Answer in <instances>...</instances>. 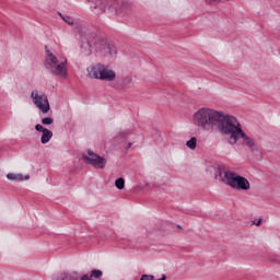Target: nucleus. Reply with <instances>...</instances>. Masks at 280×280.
<instances>
[{
	"label": "nucleus",
	"mask_w": 280,
	"mask_h": 280,
	"mask_svg": "<svg viewBox=\"0 0 280 280\" xmlns=\"http://www.w3.org/2000/svg\"><path fill=\"white\" fill-rule=\"evenodd\" d=\"M192 121L197 128L205 132H220L223 137H230L231 145H235L242 139L243 145L249 148L252 152H259L255 139L244 132L242 125L236 122L235 117L224 112L202 107L194 114Z\"/></svg>",
	"instance_id": "f257e3e1"
},
{
	"label": "nucleus",
	"mask_w": 280,
	"mask_h": 280,
	"mask_svg": "<svg viewBox=\"0 0 280 280\" xmlns=\"http://www.w3.org/2000/svg\"><path fill=\"white\" fill-rule=\"evenodd\" d=\"M80 43L81 54L85 56H91L93 51L106 58H115V56H117V47L113 44H108V39L98 35L95 30L86 28L81 31Z\"/></svg>",
	"instance_id": "f03ea898"
},
{
	"label": "nucleus",
	"mask_w": 280,
	"mask_h": 280,
	"mask_svg": "<svg viewBox=\"0 0 280 280\" xmlns=\"http://www.w3.org/2000/svg\"><path fill=\"white\" fill-rule=\"evenodd\" d=\"M219 176L224 174L223 178L221 179L228 187L232 189H236L237 191H248L250 189V182L246 179V177L238 175L237 173H233L230 171H224V166H218Z\"/></svg>",
	"instance_id": "7ed1b4c3"
},
{
	"label": "nucleus",
	"mask_w": 280,
	"mask_h": 280,
	"mask_svg": "<svg viewBox=\"0 0 280 280\" xmlns=\"http://www.w3.org/2000/svg\"><path fill=\"white\" fill-rule=\"evenodd\" d=\"M46 59L44 61L45 69L52 75H59L60 78H67V61L58 62V58L52 51L45 46Z\"/></svg>",
	"instance_id": "20e7f679"
},
{
	"label": "nucleus",
	"mask_w": 280,
	"mask_h": 280,
	"mask_svg": "<svg viewBox=\"0 0 280 280\" xmlns=\"http://www.w3.org/2000/svg\"><path fill=\"white\" fill-rule=\"evenodd\" d=\"M93 5H91L92 10H100L96 14H104V12H107L110 14V16H117L119 12H121V1L119 0H92Z\"/></svg>",
	"instance_id": "39448f33"
},
{
	"label": "nucleus",
	"mask_w": 280,
	"mask_h": 280,
	"mask_svg": "<svg viewBox=\"0 0 280 280\" xmlns=\"http://www.w3.org/2000/svg\"><path fill=\"white\" fill-rule=\"evenodd\" d=\"M89 77L94 78V80H102L103 82H115L117 73L108 66L96 63L91 66L89 70Z\"/></svg>",
	"instance_id": "423d86ee"
},
{
	"label": "nucleus",
	"mask_w": 280,
	"mask_h": 280,
	"mask_svg": "<svg viewBox=\"0 0 280 280\" xmlns=\"http://www.w3.org/2000/svg\"><path fill=\"white\" fill-rule=\"evenodd\" d=\"M31 98L33 104L44 114L47 115L49 110H51V106L49 105V98L45 93H38L36 90L32 91Z\"/></svg>",
	"instance_id": "0eeeda50"
},
{
	"label": "nucleus",
	"mask_w": 280,
	"mask_h": 280,
	"mask_svg": "<svg viewBox=\"0 0 280 280\" xmlns=\"http://www.w3.org/2000/svg\"><path fill=\"white\" fill-rule=\"evenodd\" d=\"M84 163L92 165V167H97L98 170H104L106 167V159L95 154L93 151L88 150V154L82 156Z\"/></svg>",
	"instance_id": "6e6552de"
},
{
	"label": "nucleus",
	"mask_w": 280,
	"mask_h": 280,
	"mask_svg": "<svg viewBox=\"0 0 280 280\" xmlns=\"http://www.w3.org/2000/svg\"><path fill=\"white\" fill-rule=\"evenodd\" d=\"M7 178H8V180H13L15 183H21L23 180H30V175L23 176V174L8 173Z\"/></svg>",
	"instance_id": "1a4fd4ad"
},
{
	"label": "nucleus",
	"mask_w": 280,
	"mask_h": 280,
	"mask_svg": "<svg viewBox=\"0 0 280 280\" xmlns=\"http://www.w3.org/2000/svg\"><path fill=\"white\" fill-rule=\"evenodd\" d=\"M51 137H54V132L46 129L44 132H42L40 143L43 145L47 144L48 141H51Z\"/></svg>",
	"instance_id": "9d476101"
},
{
	"label": "nucleus",
	"mask_w": 280,
	"mask_h": 280,
	"mask_svg": "<svg viewBox=\"0 0 280 280\" xmlns=\"http://www.w3.org/2000/svg\"><path fill=\"white\" fill-rule=\"evenodd\" d=\"M196 145H198V139L196 137L190 138L186 142V147L188 148V150H196Z\"/></svg>",
	"instance_id": "9b49d317"
},
{
	"label": "nucleus",
	"mask_w": 280,
	"mask_h": 280,
	"mask_svg": "<svg viewBox=\"0 0 280 280\" xmlns=\"http://www.w3.org/2000/svg\"><path fill=\"white\" fill-rule=\"evenodd\" d=\"M104 272L100 269H93L90 273V279H102Z\"/></svg>",
	"instance_id": "f8f14e48"
},
{
	"label": "nucleus",
	"mask_w": 280,
	"mask_h": 280,
	"mask_svg": "<svg viewBox=\"0 0 280 280\" xmlns=\"http://www.w3.org/2000/svg\"><path fill=\"white\" fill-rule=\"evenodd\" d=\"M63 279H66V280H79L80 275H78V272H75V271L70 272V273H63Z\"/></svg>",
	"instance_id": "ddd939ff"
},
{
	"label": "nucleus",
	"mask_w": 280,
	"mask_h": 280,
	"mask_svg": "<svg viewBox=\"0 0 280 280\" xmlns=\"http://www.w3.org/2000/svg\"><path fill=\"white\" fill-rule=\"evenodd\" d=\"M115 187L116 189H124L126 187V179L124 177H119L115 180Z\"/></svg>",
	"instance_id": "4468645a"
},
{
	"label": "nucleus",
	"mask_w": 280,
	"mask_h": 280,
	"mask_svg": "<svg viewBox=\"0 0 280 280\" xmlns=\"http://www.w3.org/2000/svg\"><path fill=\"white\" fill-rule=\"evenodd\" d=\"M60 18L62 19V21H65V23H68V25H73V23H74L73 18H71L69 15L60 14Z\"/></svg>",
	"instance_id": "2eb2a0df"
},
{
	"label": "nucleus",
	"mask_w": 280,
	"mask_h": 280,
	"mask_svg": "<svg viewBox=\"0 0 280 280\" xmlns=\"http://www.w3.org/2000/svg\"><path fill=\"white\" fill-rule=\"evenodd\" d=\"M42 124H43V126H51V124H54V118L45 117L42 119Z\"/></svg>",
	"instance_id": "dca6fc26"
},
{
	"label": "nucleus",
	"mask_w": 280,
	"mask_h": 280,
	"mask_svg": "<svg viewBox=\"0 0 280 280\" xmlns=\"http://www.w3.org/2000/svg\"><path fill=\"white\" fill-rule=\"evenodd\" d=\"M132 82V79L130 77H126L124 80H122V89H126L128 88Z\"/></svg>",
	"instance_id": "f3484780"
},
{
	"label": "nucleus",
	"mask_w": 280,
	"mask_h": 280,
	"mask_svg": "<svg viewBox=\"0 0 280 280\" xmlns=\"http://www.w3.org/2000/svg\"><path fill=\"white\" fill-rule=\"evenodd\" d=\"M35 130H36V132H44V131L47 130V128H44L43 125L37 124V125L35 126Z\"/></svg>",
	"instance_id": "a211bd4d"
},
{
	"label": "nucleus",
	"mask_w": 280,
	"mask_h": 280,
	"mask_svg": "<svg viewBox=\"0 0 280 280\" xmlns=\"http://www.w3.org/2000/svg\"><path fill=\"white\" fill-rule=\"evenodd\" d=\"M128 135H130V131H122L119 133L118 139H128Z\"/></svg>",
	"instance_id": "6ab92c4d"
},
{
	"label": "nucleus",
	"mask_w": 280,
	"mask_h": 280,
	"mask_svg": "<svg viewBox=\"0 0 280 280\" xmlns=\"http://www.w3.org/2000/svg\"><path fill=\"white\" fill-rule=\"evenodd\" d=\"M261 222H264V219H258V221L257 222H255L254 221V224L256 225V226H261Z\"/></svg>",
	"instance_id": "aec40b11"
},
{
	"label": "nucleus",
	"mask_w": 280,
	"mask_h": 280,
	"mask_svg": "<svg viewBox=\"0 0 280 280\" xmlns=\"http://www.w3.org/2000/svg\"><path fill=\"white\" fill-rule=\"evenodd\" d=\"M130 148H132V142H129L127 145V150H130Z\"/></svg>",
	"instance_id": "412c9836"
},
{
	"label": "nucleus",
	"mask_w": 280,
	"mask_h": 280,
	"mask_svg": "<svg viewBox=\"0 0 280 280\" xmlns=\"http://www.w3.org/2000/svg\"><path fill=\"white\" fill-rule=\"evenodd\" d=\"M58 280H66V279H65V273H62V275L59 277Z\"/></svg>",
	"instance_id": "4be33fe9"
},
{
	"label": "nucleus",
	"mask_w": 280,
	"mask_h": 280,
	"mask_svg": "<svg viewBox=\"0 0 280 280\" xmlns=\"http://www.w3.org/2000/svg\"><path fill=\"white\" fill-rule=\"evenodd\" d=\"M176 226H177V229H183V226H180V224H177Z\"/></svg>",
	"instance_id": "5701e85b"
},
{
	"label": "nucleus",
	"mask_w": 280,
	"mask_h": 280,
	"mask_svg": "<svg viewBox=\"0 0 280 280\" xmlns=\"http://www.w3.org/2000/svg\"><path fill=\"white\" fill-rule=\"evenodd\" d=\"M276 261H277V264H280V259L278 258V259H276Z\"/></svg>",
	"instance_id": "b1692460"
},
{
	"label": "nucleus",
	"mask_w": 280,
	"mask_h": 280,
	"mask_svg": "<svg viewBox=\"0 0 280 280\" xmlns=\"http://www.w3.org/2000/svg\"><path fill=\"white\" fill-rule=\"evenodd\" d=\"M167 224H170L171 226H174V223H167Z\"/></svg>",
	"instance_id": "393cba45"
},
{
	"label": "nucleus",
	"mask_w": 280,
	"mask_h": 280,
	"mask_svg": "<svg viewBox=\"0 0 280 280\" xmlns=\"http://www.w3.org/2000/svg\"><path fill=\"white\" fill-rule=\"evenodd\" d=\"M89 2H91V0H89Z\"/></svg>",
	"instance_id": "a878e982"
}]
</instances>
